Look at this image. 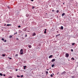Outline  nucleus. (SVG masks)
<instances>
[{
  "instance_id": "obj_5",
  "label": "nucleus",
  "mask_w": 78,
  "mask_h": 78,
  "mask_svg": "<svg viewBox=\"0 0 78 78\" xmlns=\"http://www.w3.org/2000/svg\"><path fill=\"white\" fill-rule=\"evenodd\" d=\"M66 71H64L62 73V74L64 75V74H66Z\"/></svg>"
},
{
  "instance_id": "obj_19",
  "label": "nucleus",
  "mask_w": 78,
  "mask_h": 78,
  "mask_svg": "<svg viewBox=\"0 0 78 78\" xmlns=\"http://www.w3.org/2000/svg\"><path fill=\"white\" fill-rule=\"evenodd\" d=\"M46 73H47V74H48V71H46Z\"/></svg>"
},
{
  "instance_id": "obj_12",
  "label": "nucleus",
  "mask_w": 78,
  "mask_h": 78,
  "mask_svg": "<svg viewBox=\"0 0 78 78\" xmlns=\"http://www.w3.org/2000/svg\"><path fill=\"white\" fill-rule=\"evenodd\" d=\"M64 15H65V13H63L62 14V16H64Z\"/></svg>"
},
{
  "instance_id": "obj_10",
  "label": "nucleus",
  "mask_w": 78,
  "mask_h": 78,
  "mask_svg": "<svg viewBox=\"0 0 78 78\" xmlns=\"http://www.w3.org/2000/svg\"><path fill=\"white\" fill-rule=\"evenodd\" d=\"M29 48H31L32 47L31 45H29Z\"/></svg>"
},
{
  "instance_id": "obj_45",
  "label": "nucleus",
  "mask_w": 78,
  "mask_h": 78,
  "mask_svg": "<svg viewBox=\"0 0 78 78\" xmlns=\"http://www.w3.org/2000/svg\"><path fill=\"white\" fill-rule=\"evenodd\" d=\"M6 25V24H5V26Z\"/></svg>"
},
{
  "instance_id": "obj_30",
  "label": "nucleus",
  "mask_w": 78,
  "mask_h": 78,
  "mask_svg": "<svg viewBox=\"0 0 78 78\" xmlns=\"http://www.w3.org/2000/svg\"><path fill=\"white\" fill-rule=\"evenodd\" d=\"M9 78H12V77L11 76H9Z\"/></svg>"
},
{
  "instance_id": "obj_18",
  "label": "nucleus",
  "mask_w": 78,
  "mask_h": 78,
  "mask_svg": "<svg viewBox=\"0 0 78 78\" xmlns=\"http://www.w3.org/2000/svg\"><path fill=\"white\" fill-rule=\"evenodd\" d=\"M2 56H5V54H2Z\"/></svg>"
},
{
  "instance_id": "obj_34",
  "label": "nucleus",
  "mask_w": 78,
  "mask_h": 78,
  "mask_svg": "<svg viewBox=\"0 0 78 78\" xmlns=\"http://www.w3.org/2000/svg\"><path fill=\"white\" fill-rule=\"evenodd\" d=\"M17 77H20V76H18V75L17 76Z\"/></svg>"
},
{
  "instance_id": "obj_2",
  "label": "nucleus",
  "mask_w": 78,
  "mask_h": 78,
  "mask_svg": "<svg viewBox=\"0 0 78 78\" xmlns=\"http://www.w3.org/2000/svg\"><path fill=\"white\" fill-rule=\"evenodd\" d=\"M20 52L21 55H22V54L23 53V49H21Z\"/></svg>"
},
{
  "instance_id": "obj_35",
  "label": "nucleus",
  "mask_w": 78,
  "mask_h": 78,
  "mask_svg": "<svg viewBox=\"0 0 78 78\" xmlns=\"http://www.w3.org/2000/svg\"><path fill=\"white\" fill-rule=\"evenodd\" d=\"M72 78H74V76H72Z\"/></svg>"
},
{
  "instance_id": "obj_38",
  "label": "nucleus",
  "mask_w": 78,
  "mask_h": 78,
  "mask_svg": "<svg viewBox=\"0 0 78 78\" xmlns=\"http://www.w3.org/2000/svg\"><path fill=\"white\" fill-rule=\"evenodd\" d=\"M31 2H33L34 1V0H31Z\"/></svg>"
},
{
  "instance_id": "obj_31",
  "label": "nucleus",
  "mask_w": 78,
  "mask_h": 78,
  "mask_svg": "<svg viewBox=\"0 0 78 78\" xmlns=\"http://www.w3.org/2000/svg\"><path fill=\"white\" fill-rule=\"evenodd\" d=\"M52 12H54L55 10H52Z\"/></svg>"
},
{
  "instance_id": "obj_23",
  "label": "nucleus",
  "mask_w": 78,
  "mask_h": 78,
  "mask_svg": "<svg viewBox=\"0 0 78 78\" xmlns=\"http://www.w3.org/2000/svg\"><path fill=\"white\" fill-rule=\"evenodd\" d=\"M21 77L22 78V77H23V75H21Z\"/></svg>"
},
{
  "instance_id": "obj_29",
  "label": "nucleus",
  "mask_w": 78,
  "mask_h": 78,
  "mask_svg": "<svg viewBox=\"0 0 78 78\" xmlns=\"http://www.w3.org/2000/svg\"><path fill=\"white\" fill-rule=\"evenodd\" d=\"M18 56V55L17 54L16 55H15V56Z\"/></svg>"
},
{
  "instance_id": "obj_17",
  "label": "nucleus",
  "mask_w": 78,
  "mask_h": 78,
  "mask_svg": "<svg viewBox=\"0 0 78 78\" xmlns=\"http://www.w3.org/2000/svg\"><path fill=\"white\" fill-rule=\"evenodd\" d=\"M75 43H73L72 44V45H75Z\"/></svg>"
},
{
  "instance_id": "obj_32",
  "label": "nucleus",
  "mask_w": 78,
  "mask_h": 78,
  "mask_svg": "<svg viewBox=\"0 0 78 78\" xmlns=\"http://www.w3.org/2000/svg\"><path fill=\"white\" fill-rule=\"evenodd\" d=\"M18 28H20V26H18Z\"/></svg>"
},
{
  "instance_id": "obj_28",
  "label": "nucleus",
  "mask_w": 78,
  "mask_h": 78,
  "mask_svg": "<svg viewBox=\"0 0 78 78\" xmlns=\"http://www.w3.org/2000/svg\"><path fill=\"white\" fill-rule=\"evenodd\" d=\"M2 41H4V39H3V38H2Z\"/></svg>"
},
{
  "instance_id": "obj_47",
  "label": "nucleus",
  "mask_w": 78,
  "mask_h": 78,
  "mask_svg": "<svg viewBox=\"0 0 78 78\" xmlns=\"http://www.w3.org/2000/svg\"><path fill=\"white\" fill-rule=\"evenodd\" d=\"M27 16V14L26 15V16Z\"/></svg>"
},
{
  "instance_id": "obj_44",
  "label": "nucleus",
  "mask_w": 78,
  "mask_h": 78,
  "mask_svg": "<svg viewBox=\"0 0 78 78\" xmlns=\"http://www.w3.org/2000/svg\"><path fill=\"white\" fill-rule=\"evenodd\" d=\"M49 70V69H47V70Z\"/></svg>"
},
{
  "instance_id": "obj_46",
  "label": "nucleus",
  "mask_w": 78,
  "mask_h": 78,
  "mask_svg": "<svg viewBox=\"0 0 78 78\" xmlns=\"http://www.w3.org/2000/svg\"><path fill=\"white\" fill-rule=\"evenodd\" d=\"M63 4H64V3H63Z\"/></svg>"
},
{
  "instance_id": "obj_6",
  "label": "nucleus",
  "mask_w": 78,
  "mask_h": 78,
  "mask_svg": "<svg viewBox=\"0 0 78 78\" xmlns=\"http://www.w3.org/2000/svg\"><path fill=\"white\" fill-rule=\"evenodd\" d=\"M23 30V31H27V28H25Z\"/></svg>"
},
{
  "instance_id": "obj_25",
  "label": "nucleus",
  "mask_w": 78,
  "mask_h": 78,
  "mask_svg": "<svg viewBox=\"0 0 78 78\" xmlns=\"http://www.w3.org/2000/svg\"><path fill=\"white\" fill-rule=\"evenodd\" d=\"M16 40H17V41H19V38H16Z\"/></svg>"
},
{
  "instance_id": "obj_7",
  "label": "nucleus",
  "mask_w": 78,
  "mask_h": 78,
  "mask_svg": "<svg viewBox=\"0 0 78 78\" xmlns=\"http://www.w3.org/2000/svg\"><path fill=\"white\" fill-rule=\"evenodd\" d=\"M52 56H53V55H50L49 57V58H52Z\"/></svg>"
},
{
  "instance_id": "obj_9",
  "label": "nucleus",
  "mask_w": 78,
  "mask_h": 78,
  "mask_svg": "<svg viewBox=\"0 0 78 78\" xmlns=\"http://www.w3.org/2000/svg\"><path fill=\"white\" fill-rule=\"evenodd\" d=\"M27 67V66H23L24 69H26V67Z\"/></svg>"
},
{
  "instance_id": "obj_21",
  "label": "nucleus",
  "mask_w": 78,
  "mask_h": 78,
  "mask_svg": "<svg viewBox=\"0 0 78 78\" xmlns=\"http://www.w3.org/2000/svg\"><path fill=\"white\" fill-rule=\"evenodd\" d=\"M46 33H47V32H46V31H44V34H46Z\"/></svg>"
},
{
  "instance_id": "obj_27",
  "label": "nucleus",
  "mask_w": 78,
  "mask_h": 78,
  "mask_svg": "<svg viewBox=\"0 0 78 78\" xmlns=\"http://www.w3.org/2000/svg\"><path fill=\"white\" fill-rule=\"evenodd\" d=\"M17 34V32H16L14 34Z\"/></svg>"
},
{
  "instance_id": "obj_36",
  "label": "nucleus",
  "mask_w": 78,
  "mask_h": 78,
  "mask_svg": "<svg viewBox=\"0 0 78 78\" xmlns=\"http://www.w3.org/2000/svg\"><path fill=\"white\" fill-rule=\"evenodd\" d=\"M4 42H6V40H5L4 41Z\"/></svg>"
},
{
  "instance_id": "obj_39",
  "label": "nucleus",
  "mask_w": 78,
  "mask_h": 78,
  "mask_svg": "<svg viewBox=\"0 0 78 78\" xmlns=\"http://www.w3.org/2000/svg\"><path fill=\"white\" fill-rule=\"evenodd\" d=\"M47 31V29H45V31Z\"/></svg>"
},
{
  "instance_id": "obj_42",
  "label": "nucleus",
  "mask_w": 78,
  "mask_h": 78,
  "mask_svg": "<svg viewBox=\"0 0 78 78\" xmlns=\"http://www.w3.org/2000/svg\"><path fill=\"white\" fill-rule=\"evenodd\" d=\"M16 71H17V69H16Z\"/></svg>"
},
{
  "instance_id": "obj_40",
  "label": "nucleus",
  "mask_w": 78,
  "mask_h": 78,
  "mask_svg": "<svg viewBox=\"0 0 78 78\" xmlns=\"http://www.w3.org/2000/svg\"><path fill=\"white\" fill-rule=\"evenodd\" d=\"M3 75L4 76H5V74H4Z\"/></svg>"
},
{
  "instance_id": "obj_11",
  "label": "nucleus",
  "mask_w": 78,
  "mask_h": 78,
  "mask_svg": "<svg viewBox=\"0 0 78 78\" xmlns=\"http://www.w3.org/2000/svg\"><path fill=\"white\" fill-rule=\"evenodd\" d=\"M7 26H11V24H7Z\"/></svg>"
},
{
  "instance_id": "obj_24",
  "label": "nucleus",
  "mask_w": 78,
  "mask_h": 78,
  "mask_svg": "<svg viewBox=\"0 0 78 78\" xmlns=\"http://www.w3.org/2000/svg\"><path fill=\"white\" fill-rule=\"evenodd\" d=\"M72 59H73V60H75V59H74V58H72Z\"/></svg>"
},
{
  "instance_id": "obj_14",
  "label": "nucleus",
  "mask_w": 78,
  "mask_h": 78,
  "mask_svg": "<svg viewBox=\"0 0 78 78\" xmlns=\"http://www.w3.org/2000/svg\"><path fill=\"white\" fill-rule=\"evenodd\" d=\"M60 36V34H58V35H57L56 36V37H58V36Z\"/></svg>"
},
{
  "instance_id": "obj_13",
  "label": "nucleus",
  "mask_w": 78,
  "mask_h": 78,
  "mask_svg": "<svg viewBox=\"0 0 78 78\" xmlns=\"http://www.w3.org/2000/svg\"><path fill=\"white\" fill-rule=\"evenodd\" d=\"M55 66V65L54 64H52L51 65V67H53Z\"/></svg>"
},
{
  "instance_id": "obj_33",
  "label": "nucleus",
  "mask_w": 78,
  "mask_h": 78,
  "mask_svg": "<svg viewBox=\"0 0 78 78\" xmlns=\"http://www.w3.org/2000/svg\"><path fill=\"white\" fill-rule=\"evenodd\" d=\"M25 36V37H27V35L26 34Z\"/></svg>"
},
{
  "instance_id": "obj_3",
  "label": "nucleus",
  "mask_w": 78,
  "mask_h": 78,
  "mask_svg": "<svg viewBox=\"0 0 78 78\" xmlns=\"http://www.w3.org/2000/svg\"><path fill=\"white\" fill-rule=\"evenodd\" d=\"M56 60V59H53L52 60H51V62H54L55 61V60Z\"/></svg>"
},
{
  "instance_id": "obj_15",
  "label": "nucleus",
  "mask_w": 78,
  "mask_h": 78,
  "mask_svg": "<svg viewBox=\"0 0 78 78\" xmlns=\"http://www.w3.org/2000/svg\"><path fill=\"white\" fill-rule=\"evenodd\" d=\"M12 35H10V36H9V37L10 38H12Z\"/></svg>"
},
{
  "instance_id": "obj_1",
  "label": "nucleus",
  "mask_w": 78,
  "mask_h": 78,
  "mask_svg": "<svg viewBox=\"0 0 78 78\" xmlns=\"http://www.w3.org/2000/svg\"><path fill=\"white\" fill-rule=\"evenodd\" d=\"M65 56L66 58H68L69 56V54H67V53H66L65 54Z\"/></svg>"
},
{
  "instance_id": "obj_43",
  "label": "nucleus",
  "mask_w": 78,
  "mask_h": 78,
  "mask_svg": "<svg viewBox=\"0 0 78 78\" xmlns=\"http://www.w3.org/2000/svg\"><path fill=\"white\" fill-rule=\"evenodd\" d=\"M10 59H11V58H9Z\"/></svg>"
},
{
  "instance_id": "obj_20",
  "label": "nucleus",
  "mask_w": 78,
  "mask_h": 78,
  "mask_svg": "<svg viewBox=\"0 0 78 78\" xmlns=\"http://www.w3.org/2000/svg\"><path fill=\"white\" fill-rule=\"evenodd\" d=\"M56 12H57V13L59 12V10H57Z\"/></svg>"
},
{
  "instance_id": "obj_22",
  "label": "nucleus",
  "mask_w": 78,
  "mask_h": 78,
  "mask_svg": "<svg viewBox=\"0 0 78 78\" xmlns=\"http://www.w3.org/2000/svg\"><path fill=\"white\" fill-rule=\"evenodd\" d=\"M71 51L73 52V49H71Z\"/></svg>"
},
{
  "instance_id": "obj_4",
  "label": "nucleus",
  "mask_w": 78,
  "mask_h": 78,
  "mask_svg": "<svg viewBox=\"0 0 78 78\" xmlns=\"http://www.w3.org/2000/svg\"><path fill=\"white\" fill-rule=\"evenodd\" d=\"M33 36H36V33H34L33 34H32Z\"/></svg>"
},
{
  "instance_id": "obj_16",
  "label": "nucleus",
  "mask_w": 78,
  "mask_h": 78,
  "mask_svg": "<svg viewBox=\"0 0 78 78\" xmlns=\"http://www.w3.org/2000/svg\"><path fill=\"white\" fill-rule=\"evenodd\" d=\"M0 76H3V74L2 73H0Z\"/></svg>"
},
{
  "instance_id": "obj_26",
  "label": "nucleus",
  "mask_w": 78,
  "mask_h": 78,
  "mask_svg": "<svg viewBox=\"0 0 78 78\" xmlns=\"http://www.w3.org/2000/svg\"><path fill=\"white\" fill-rule=\"evenodd\" d=\"M50 76H51V77H53V75L52 74Z\"/></svg>"
},
{
  "instance_id": "obj_37",
  "label": "nucleus",
  "mask_w": 78,
  "mask_h": 78,
  "mask_svg": "<svg viewBox=\"0 0 78 78\" xmlns=\"http://www.w3.org/2000/svg\"><path fill=\"white\" fill-rule=\"evenodd\" d=\"M34 7H33L32 9H34Z\"/></svg>"
},
{
  "instance_id": "obj_41",
  "label": "nucleus",
  "mask_w": 78,
  "mask_h": 78,
  "mask_svg": "<svg viewBox=\"0 0 78 78\" xmlns=\"http://www.w3.org/2000/svg\"><path fill=\"white\" fill-rule=\"evenodd\" d=\"M8 8H9V9L10 8H9V6H8Z\"/></svg>"
},
{
  "instance_id": "obj_8",
  "label": "nucleus",
  "mask_w": 78,
  "mask_h": 78,
  "mask_svg": "<svg viewBox=\"0 0 78 78\" xmlns=\"http://www.w3.org/2000/svg\"><path fill=\"white\" fill-rule=\"evenodd\" d=\"M61 30H63V27L62 26H61V28H60Z\"/></svg>"
}]
</instances>
